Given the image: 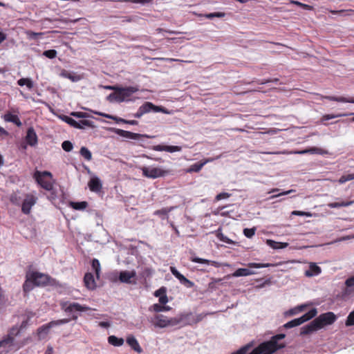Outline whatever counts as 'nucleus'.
I'll use <instances>...</instances> for the list:
<instances>
[{"label":"nucleus","mask_w":354,"mask_h":354,"mask_svg":"<svg viewBox=\"0 0 354 354\" xmlns=\"http://www.w3.org/2000/svg\"><path fill=\"white\" fill-rule=\"evenodd\" d=\"M30 317L28 316L23 320L20 326H14L9 330L8 333L3 337L0 341V354H6L19 348L20 346L16 341V337L19 335L21 330L28 326Z\"/></svg>","instance_id":"nucleus-1"},{"label":"nucleus","mask_w":354,"mask_h":354,"mask_svg":"<svg viewBox=\"0 0 354 354\" xmlns=\"http://www.w3.org/2000/svg\"><path fill=\"white\" fill-rule=\"evenodd\" d=\"M336 320L335 315L332 312H328L320 315L308 324L303 326L301 329V335L310 334L318 330L325 325L332 324Z\"/></svg>","instance_id":"nucleus-2"},{"label":"nucleus","mask_w":354,"mask_h":354,"mask_svg":"<svg viewBox=\"0 0 354 354\" xmlns=\"http://www.w3.org/2000/svg\"><path fill=\"white\" fill-rule=\"evenodd\" d=\"M138 91V89L134 86L119 87L116 92L110 93L106 98L111 102L129 101V97Z\"/></svg>","instance_id":"nucleus-3"},{"label":"nucleus","mask_w":354,"mask_h":354,"mask_svg":"<svg viewBox=\"0 0 354 354\" xmlns=\"http://www.w3.org/2000/svg\"><path fill=\"white\" fill-rule=\"evenodd\" d=\"M59 305L62 310L72 315V319L73 320H77L78 318L75 313L85 312L91 310V308L86 305H81L77 302H71L65 300L60 301Z\"/></svg>","instance_id":"nucleus-4"},{"label":"nucleus","mask_w":354,"mask_h":354,"mask_svg":"<svg viewBox=\"0 0 354 354\" xmlns=\"http://www.w3.org/2000/svg\"><path fill=\"white\" fill-rule=\"evenodd\" d=\"M34 177L37 183L44 189L50 191L53 189V185L52 183V174L49 171H37Z\"/></svg>","instance_id":"nucleus-5"},{"label":"nucleus","mask_w":354,"mask_h":354,"mask_svg":"<svg viewBox=\"0 0 354 354\" xmlns=\"http://www.w3.org/2000/svg\"><path fill=\"white\" fill-rule=\"evenodd\" d=\"M70 322L69 319H62L55 321H51L46 324H44L37 329V337L39 339H44L46 337L50 332V330L55 326L67 324Z\"/></svg>","instance_id":"nucleus-6"},{"label":"nucleus","mask_w":354,"mask_h":354,"mask_svg":"<svg viewBox=\"0 0 354 354\" xmlns=\"http://www.w3.org/2000/svg\"><path fill=\"white\" fill-rule=\"evenodd\" d=\"M140 169L142 172V176L151 179H156L158 178L165 176L168 174V171L163 169L161 167H156L153 166L142 167Z\"/></svg>","instance_id":"nucleus-7"},{"label":"nucleus","mask_w":354,"mask_h":354,"mask_svg":"<svg viewBox=\"0 0 354 354\" xmlns=\"http://www.w3.org/2000/svg\"><path fill=\"white\" fill-rule=\"evenodd\" d=\"M316 308H312L308 313L299 318L294 319L283 325L286 328H290L302 324L317 315Z\"/></svg>","instance_id":"nucleus-8"},{"label":"nucleus","mask_w":354,"mask_h":354,"mask_svg":"<svg viewBox=\"0 0 354 354\" xmlns=\"http://www.w3.org/2000/svg\"><path fill=\"white\" fill-rule=\"evenodd\" d=\"M37 198L32 194H27L21 205V211L25 214L30 213L32 207L36 204Z\"/></svg>","instance_id":"nucleus-9"},{"label":"nucleus","mask_w":354,"mask_h":354,"mask_svg":"<svg viewBox=\"0 0 354 354\" xmlns=\"http://www.w3.org/2000/svg\"><path fill=\"white\" fill-rule=\"evenodd\" d=\"M29 277L32 279L37 286H44L48 283L49 277L38 272H29Z\"/></svg>","instance_id":"nucleus-10"},{"label":"nucleus","mask_w":354,"mask_h":354,"mask_svg":"<svg viewBox=\"0 0 354 354\" xmlns=\"http://www.w3.org/2000/svg\"><path fill=\"white\" fill-rule=\"evenodd\" d=\"M171 274L178 279L179 282L187 288H192L194 286V283L187 279L175 267L171 266L169 268Z\"/></svg>","instance_id":"nucleus-11"},{"label":"nucleus","mask_w":354,"mask_h":354,"mask_svg":"<svg viewBox=\"0 0 354 354\" xmlns=\"http://www.w3.org/2000/svg\"><path fill=\"white\" fill-rule=\"evenodd\" d=\"M25 142L30 147H35L38 143V137L32 127H29L25 136Z\"/></svg>","instance_id":"nucleus-12"},{"label":"nucleus","mask_w":354,"mask_h":354,"mask_svg":"<svg viewBox=\"0 0 354 354\" xmlns=\"http://www.w3.org/2000/svg\"><path fill=\"white\" fill-rule=\"evenodd\" d=\"M140 108L142 109L145 114L151 112V111L155 112V113H158V112H162V113H168L167 111L165 108L156 106L153 103L149 102H145L142 105L140 106Z\"/></svg>","instance_id":"nucleus-13"},{"label":"nucleus","mask_w":354,"mask_h":354,"mask_svg":"<svg viewBox=\"0 0 354 354\" xmlns=\"http://www.w3.org/2000/svg\"><path fill=\"white\" fill-rule=\"evenodd\" d=\"M111 131L121 137L128 138V139H131V140H137V139L140 138V137L143 136L142 135L139 134V133H132L131 131H125V130H122V129H120L112 128V129H111Z\"/></svg>","instance_id":"nucleus-14"},{"label":"nucleus","mask_w":354,"mask_h":354,"mask_svg":"<svg viewBox=\"0 0 354 354\" xmlns=\"http://www.w3.org/2000/svg\"><path fill=\"white\" fill-rule=\"evenodd\" d=\"M152 149L156 151H167L169 153L178 152L182 150V147L180 146H169L164 145H154Z\"/></svg>","instance_id":"nucleus-15"},{"label":"nucleus","mask_w":354,"mask_h":354,"mask_svg":"<svg viewBox=\"0 0 354 354\" xmlns=\"http://www.w3.org/2000/svg\"><path fill=\"white\" fill-rule=\"evenodd\" d=\"M168 317L163 315H156L154 316L151 322L154 325L155 327H158L160 328H167V322Z\"/></svg>","instance_id":"nucleus-16"},{"label":"nucleus","mask_w":354,"mask_h":354,"mask_svg":"<svg viewBox=\"0 0 354 354\" xmlns=\"http://www.w3.org/2000/svg\"><path fill=\"white\" fill-rule=\"evenodd\" d=\"M322 273V268L315 263H310L309 268L304 272L307 277H313L319 275Z\"/></svg>","instance_id":"nucleus-17"},{"label":"nucleus","mask_w":354,"mask_h":354,"mask_svg":"<svg viewBox=\"0 0 354 354\" xmlns=\"http://www.w3.org/2000/svg\"><path fill=\"white\" fill-rule=\"evenodd\" d=\"M88 187L91 192L98 193L102 188V184L97 176H93L88 182Z\"/></svg>","instance_id":"nucleus-18"},{"label":"nucleus","mask_w":354,"mask_h":354,"mask_svg":"<svg viewBox=\"0 0 354 354\" xmlns=\"http://www.w3.org/2000/svg\"><path fill=\"white\" fill-rule=\"evenodd\" d=\"M136 276V272L134 270L132 271H121L120 272L119 279L122 283H131L132 279H134Z\"/></svg>","instance_id":"nucleus-19"},{"label":"nucleus","mask_w":354,"mask_h":354,"mask_svg":"<svg viewBox=\"0 0 354 354\" xmlns=\"http://www.w3.org/2000/svg\"><path fill=\"white\" fill-rule=\"evenodd\" d=\"M84 281L86 287L89 290H93L96 287L94 276L91 272L85 274L84 277Z\"/></svg>","instance_id":"nucleus-20"},{"label":"nucleus","mask_w":354,"mask_h":354,"mask_svg":"<svg viewBox=\"0 0 354 354\" xmlns=\"http://www.w3.org/2000/svg\"><path fill=\"white\" fill-rule=\"evenodd\" d=\"M59 75L64 78L70 80L73 82H77L81 80V76L66 70H62Z\"/></svg>","instance_id":"nucleus-21"},{"label":"nucleus","mask_w":354,"mask_h":354,"mask_svg":"<svg viewBox=\"0 0 354 354\" xmlns=\"http://www.w3.org/2000/svg\"><path fill=\"white\" fill-rule=\"evenodd\" d=\"M182 326L195 324L194 315L192 313L180 314Z\"/></svg>","instance_id":"nucleus-22"},{"label":"nucleus","mask_w":354,"mask_h":354,"mask_svg":"<svg viewBox=\"0 0 354 354\" xmlns=\"http://www.w3.org/2000/svg\"><path fill=\"white\" fill-rule=\"evenodd\" d=\"M127 343L136 352L141 353L142 348L136 339V337L133 335H129L127 338Z\"/></svg>","instance_id":"nucleus-23"},{"label":"nucleus","mask_w":354,"mask_h":354,"mask_svg":"<svg viewBox=\"0 0 354 354\" xmlns=\"http://www.w3.org/2000/svg\"><path fill=\"white\" fill-rule=\"evenodd\" d=\"M191 261L194 263H203V264H208L212 265L214 266L215 268H219L221 266V263L215 261H210L205 259H202L199 257H192Z\"/></svg>","instance_id":"nucleus-24"},{"label":"nucleus","mask_w":354,"mask_h":354,"mask_svg":"<svg viewBox=\"0 0 354 354\" xmlns=\"http://www.w3.org/2000/svg\"><path fill=\"white\" fill-rule=\"evenodd\" d=\"M324 98L328 99L330 101H335L338 102L344 103H353L354 104V97H336V96H325Z\"/></svg>","instance_id":"nucleus-25"},{"label":"nucleus","mask_w":354,"mask_h":354,"mask_svg":"<svg viewBox=\"0 0 354 354\" xmlns=\"http://www.w3.org/2000/svg\"><path fill=\"white\" fill-rule=\"evenodd\" d=\"M3 119L6 122H12L17 127H20L21 125V122L18 116L10 113H6L3 115Z\"/></svg>","instance_id":"nucleus-26"},{"label":"nucleus","mask_w":354,"mask_h":354,"mask_svg":"<svg viewBox=\"0 0 354 354\" xmlns=\"http://www.w3.org/2000/svg\"><path fill=\"white\" fill-rule=\"evenodd\" d=\"M34 286H35V283L32 279L29 277L28 272L26 274V279L23 285V289L25 292H29L31 291Z\"/></svg>","instance_id":"nucleus-27"},{"label":"nucleus","mask_w":354,"mask_h":354,"mask_svg":"<svg viewBox=\"0 0 354 354\" xmlns=\"http://www.w3.org/2000/svg\"><path fill=\"white\" fill-rule=\"evenodd\" d=\"M167 327L180 326L182 327L180 315L174 317H168Z\"/></svg>","instance_id":"nucleus-28"},{"label":"nucleus","mask_w":354,"mask_h":354,"mask_svg":"<svg viewBox=\"0 0 354 354\" xmlns=\"http://www.w3.org/2000/svg\"><path fill=\"white\" fill-rule=\"evenodd\" d=\"M267 244L274 249H283L288 245L287 243L277 242L270 239L267 240Z\"/></svg>","instance_id":"nucleus-29"},{"label":"nucleus","mask_w":354,"mask_h":354,"mask_svg":"<svg viewBox=\"0 0 354 354\" xmlns=\"http://www.w3.org/2000/svg\"><path fill=\"white\" fill-rule=\"evenodd\" d=\"M62 120L66 122L67 124H70L71 127H73L75 128L82 129L83 127L80 125V123L75 121L74 119H73L71 117L64 115L62 118Z\"/></svg>","instance_id":"nucleus-30"},{"label":"nucleus","mask_w":354,"mask_h":354,"mask_svg":"<svg viewBox=\"0 0 354 354\" xmlns=\"http://www.w3.org/2000/svg\"><path fill=\"white\" fill-rule=\"evenodd\" d=\"M93 113L95 114H96V115H100V116H103V117L106 118L112 119V120H115L117 123L121 122V123H124V122H125L124 119H122L121 118H118V117H117L115 115H109V114L102 113V112H99V111H94Z\"/></svg>","instance_id":"nucleus-31"},{"label":"nucleus","mask_w":354,"mask_h":354,"mask_svg":"<svg viewBox=\"0 0 354 354\" xmlns=\"http://www.w3.org/2000/svg\"><path fill=\"white\" fill-rule=\"evenodd\" d=\"M108 342L114 346H120L124 344V339L115 335H111L108 337Z\"/></svg>","instance_id":"nucleus-32"},{"label":"nucleus","mask_w":354,"mask_h":354,"mask_svg":"<svg viewBox=\"0 0 354 354\" xmlns=\"http://www.w3.org/2000/svg\"><path fill=\"white\" fill-rule=\"evenodd\" d=\"M353 203V201H342L330 203L327 205L330 208H339L342 207H348Z\"/></svg>","instance_id":"nucleus-33"},{"label":"nucleus","mask_w":354,"mask_h":354,"mask_svg":"<svg viewBox=\"0 0 354 354\" xmlns=\"http://www.w3.org/2000/svg\"><path fill=\"white\" fill-rule=\"evenodd\" d=\"M70 206L76 210H84L88 206V203L86 201L71 202Z\"/></svg>","instance_id":"nucleus-34"},{"label":"nucleus","mask_w":354,"mask_h":354,"mask_svg":"<svg viewBox=\"0 0 354 354\" xmlns=\"http://www.w3.org/2000/svg\"><path fill=\"white\" fill-rule=\"evenodd\" d=\"M18 85L23 86H26L28 89L33 88V82L29 78H21L17 81Z\"/></svg>","instance_id":"nucleus-35"},{"label":"nucleus","mask_w":354,"mask_h":354,"mask_svg":"<svg viewBox=\"0 0 354 354\" xmlns=\"http://www.w3.org/2000/svg\"><path fill=\"white\" fill-rule=\"evenodd\" d=\"M353 115H354V113H339V114H337V115H334V114H327V115H324L322 117V121H326V120H329L334 119V118H336L344 117V116Z\"/></svg>","instance_id":"nucleus-36"},{"label":"nucleus","mask_w":354,"mask_h":354,"mask_svg":"<svg viewBox=\"0 0 354 354\" xmlns=\"http://www.w3.org/2000/svg\"><path fill=\"white\" fill-rule=\"evenodd\" d=\"M91 266L95 272L97 278H99L101 270L100 261L97 259H93L92 260Z\"/></svg>","instance_id":"nucleus-37"},{"label":"nucleus","mask_w":354,"mask_h":354,"mask_svg":"<svg viewBox=\"0 0 354 354\" xmlns=\"http://www.w3.org/2000/svg\"><path fill=\"white\" fill-rule=\"evenodd\" d=\"M80 153L82 157H84L88 161L91 160L92 158L91 152L85 147H81Z\"/></svg>","instance_id":"nucleus-38"},{"label":"nucleus","mask_w":354,"mask_h":354,"mask_svg":"<svg viewBox=\"0 0 354 354\" xmlns=\"http://www.w3.org/2000/svg\"><path fill=\"white\" fill-rule=\"evenodd\" d=\"M216 236L217 238L222 242H224L227 244H233L234 243V242L231 240L230 239H229L228 237H227L226 236H225L223 233H221L220 232V230H218L217 232V234H216Z\"/></svg>","instance_id":"nucleus-39"},{"label":"nucleus","mask_w":354,"mask_h":354,"mask_svg":"<svg viewBox=\"0 0 354 354\" xmlns=\"http://www.w3.org/2000/svg\"><path fill=\"white\" fill-rule=\"evenodd\" d=\"M248 273V268H238L232 274V276L233 277H247Z\"/></svg>","instance_id":"nucleus-40"},{"label":"nucleus","mask_w":354,"mask_h":354,"mask_svg":"<svg viewBox=\"0 0 354 354\" xmlns=\"http://www.w3.org/2000/svg\"><path fill=\"white\" fill-rule=\"evenodd\" d=\"M203 16L207 19H212L214 17H218V18L224 17L225 16V13L223 12H217L207 13V14L203 15Z\"/></svg>","instance_id":"nucleus-41"},{"label":"nucleus","mask_w":354,"mask_h":354,"mask_svg":"<svg viewBox=\"0 0 354 354\" xmlns=\"http://www.w3.org/2000/svg\"><path fill=\"white\" fill-rule=\"evenodd\" d=\"M271 263H249L248 266L250 268H263L273 266Z\"/></svg>","instance_id":"nucleus-42"},{"label":"nucleus","mask_w":354,"mask_h":354,"mask_svg":"<svg viewBox=\"0 0 354 354\" xmlns=\"http://www.w3.org/2000/svg\"><path fill=\"white\" fill-rule=\"evenodd\" d=\"M292 153H298V154H305V153H320V149H318V148H316V147H313V148H310L309 149H305V150H302V151H294V152H292Z\"/></svg>","instance_id":"nucleus-43"},{"label":"nucleus","mask_w":354,"mask_h":354,"mask_svg":"<svg viewBox=\"0 0 354 354\" xmlns=\"http://www.w3.org/2000/svg\"><path fill=\"white\" fill-rule=\"evenodd\" d=\"M174 207H169V208H163L162 209L156 210L154 212L155 215H158L160 216H166L169 212H171Z\"/></svg>","instance_id":"nucleus-44"},{"label":"nucleus","mask_w":354,"mask_h":354,"mask_svg":"<svg viewBox=\"0 0 354 354\" xmlns=\"http://www.w3.org/2000/svg\"><path fill=\"white\" fill-rule=\"evenodd\" d=\"M354 180V174H349L347 175L342 176L339 180L338 182L340 184H344L347 181Z\"/></svg>","instance_id":"nucleus-45"},{"label":"nucleus","mask_w":354,"mask_h":354,"mask_svg":"<svg viewBox=\"0 0 354 354\" xmlns=\"http://www.w3.org/2000/svg\"><path fill=\"white\" fill-rule=\"evenodd\" d=\"M62 147L65 151L69 152L73 149V145L71 142L66 140L62 142Z\"/></svg>","instance_id":"nucleus-46"},{"label":"nucleus","mask_w":354,"mask_h":354,"mask_svg":"<svg viewBox=\"0 0 354 354\" xmlns=\"http://www.w3.org/2000/svg\"><path fill=\"white\" fill-rule=\"evenodd\" d=\"M57 51L55 50L51 49V50H47L44 51L43 55L49 58V59H53L56 57L57 56Z\"/></svg>","instance_id":"nucleus-47"},{"label":"nucleus","mask_w":354,"mask_h":354,"mask_svg":"<svg viewBox=\"0 0 354 354\" xmlns=\"http://www.w3.org/2000/svg\"><path fill=\"white\" fill-rule=\"evenodd\" d=\"M255 232H256V228L255 227H252V228H245L243 230V234L247 237V238H252L254 234H255Z\"/></svg>","instance_id":"nucleus-48"},{"label":"nucleus","mask_w":354,"mask_h":354,"mask_svg":"<svg viewBox=\"0 0 354 354\" xmlns=\"http://www.w3.org/2000/svg\"><path fill=\"white\" fill-rule=\"evenodd\" d=\"M28 37L30 39H37L39 36L44 35V32H35L31 30L26 32Z\"/></svg>","instance_id":"nucleus-49"},{"label":"nucleus","mask_w":354,"mask_h":354,"mask_svg":"<svg viewBox=\"0 0 354 354\" xmlns=\"http://www.w3.org/2000/svg\"><path fill=\"white\" fill-rule=\"evenodd\" d=\"M291 214L295 215V216H306V217H312L313 216L312 213H310L309 212H303V211H297V210L292 211L291 212Z\"/></svg>","instance_id":"nucleus-50"},{"label":"nucleus","mask_w":354,"mask_h":354,"mask_svg":"<svg viewBox=\"0 0 354 354\" xmlns=\"http://www.w3.org/2000/svg\"><path fill=\"white\" fill-rule=\"evenodd\" d=\"M203 167V164L202 162H198L196 164H194L192 165L189 171H194V172H198L201 170V169Z\"/></svg>","instance_id":"nucleus-51"},{"label":"nucleus","mask_w":354,"mask_h":354,"mask_svg":"<svg viewBox=\"0 0 354 354\" xmlns=\"http://www.w3.org/2000/svg\"><path fill=\"white\" fill-rule=\"evenodd\" d=\"M346 325L348 326L354 325V310L348 315L346 322Z\"/></svg>","instance_id":"nucleus-52"},{"label":"nucleus","mask_w":354,"mask_h":354,"mask_svg":"<svg viewBox=\"0 0 354 354\" xmlns=\"http://www.w3.org/2000/svg\"><path fill=\"white\" fill-rule=\"evenodd\" d=\"M295 190L294 189H290V190H288V191H286V192H280V193H278L277 194H274L272 196H271L269 198L270 199H274L275 198H277V197H279V196H285V195H288L290 193H292V192H295Z\"/></svg>","instance_id":"nucleus-53"},{"label":"nucleus","mask_w":354,"mask_h":354,"mask_svg":"<svg viewBox=\"0 0 354 354\" xmlns=\"http://www.w3.org/2000/svg\"><path fill=\"white\" fill-rule=\"evenodd\" d=\"M223 156V153H221L217 156H216L215 158H207V159H205L203 160L201 162L203 164V166L205 165L208 162H213L214 160H218V159H220L221 158H222Z\"/></svg>","instance_id":"nucleus-54"},{"label":"nucleus","mask_w":354,"mask_h":354,"mask_svg":"<svg viewBox=\"0 0 354 354\" xmlns=\"http://www.w3.org/2000/svg\"><path fill=\"white\" fill-rule=\"evenodd\" d=\"M207 315L208 313H201L198 315H194L195 324H197L202 321Z\"/></svg>","instance_id":"nucleus-55"},{"label":"nucleus","mask_w":354,"mask_h":354,"mask_svg":"<svg viewBox=\"0 0 354 354\" xmlns=\"http://www.w3.org/2000/svg\"><path fill=\"white\" fill-rule=\"evenodd\" d=\"M79 122L80 123V125L83 127V129L84 128V127H94L93 122L91 120H83L80 121Z\"/></svg>","instance_id":"nucleus-56"},{"label":"nucleus","mask_w":354,"mask_h":354,"mask_svg":"<svg viewBox=\"0 0 354 354\" xmlns=\"http://www.w3.org/2000/svg\"><path fill=\"white\" fill-rule=\"evenodd\" d=\"M167 292V288L165 287H161L154 292V296L160 297L161 295H165Z\"/></svg>","instance_id":"nucleus-57"},{"label":"nucleus","mask_w":354,"mask_h":354,"mask_svg":"<svg viewBox=\"0 0 354 354\" xmlns=\"http://www.w3.org/2000/svg\"><path fill=\"white\" fill-rule=\"evenodd\" d=\"M71 115L77 118H85L88 117L87 113L84 112H72Z\"/></svg>","instance_id":"nucleus-58"},{"label":"nucleus","mask_w":354,"mask_h":354,"mask_svg":"<svg viewBox=\"0 0 354 354\" xmlns=\"http://www.w3.org/2000/svg\"><path fill=\"white\" fill-rule=\"evenodd\" d=\"M230 196H231V194H229V193L222 192V193H220L218 195H216V201H220V200H222V199H225V198H229Z\"/></svg>","instance_id":"nucleus-59"},{"label":"nucleus","mask_w":354,"mask_h":354,"mask_svg":"<svg viewBox=\"0 0 354 354\" xmlns=\"http://www.w3.org/2000/svg\"><path fill=\"white\" fill-rule=\"evenodd\" d=\"M152 310L154 312L160 313L163 312V305L160 304H155L151 306Z\"/></svg>","instance_id":"nucleus-60"},{"label":"nucleus","mask_w":354,"mask_h":354,"mask_svg":"<svg viewBox=\"0 0 354 354\" xmlns=\"http://www.w3.org/2000/svg\"><path fill=\"white\" fill-rule=\"evenodd\" d=\"M152 0H124L127 2H131L134 3H140L142 5H145L147 3H149Z\"/></svg>","instance_id":"nucleus-61"},{"label":"nucleus","mask_w":354,"mask_h":354,"mask_svg":"<svg viewBox=\"0 0 354 354\" xmlns=\"http://www.w3.org/2000/svg\"><path fill=\"white\" fill-rule=\"evenodd\" d=\"M160 304L165 305L168 302V297L167 296V292L165 295H161L159 297Z\"/></svg>","instance_id":"nucleus-62"},{"label":"nucleus","mask_w":354,"mask_h":354,"mask_svg":"<svg viewBox=\"0 0 354 354\" xmlns=\"http://www.w3.org/2000/svg\"><path fill=\"white\" fill-rule=\"evenodd\" d=\"M345 284L347 287H353L354 286V275L348 278L345 281Z\"/></svg>","instance_id":"nucleus-63"},{"label":"nucleus","mask_w":354,"mask_h":354,"mask_svg":"<svg viewBox=\"0 0 354 354\" xmlns=\"http://www.w3.org/2000/svg\"><path fill=\"white\" fill-rule=\"evenodd\" d=\"M304 310V306H299L297 308H293V309H290L289 311H288V313L290 315H295L296 314L297 312L299 311H302Z\"/></svg>","instance_id":"nucleus-64"}]
</instances>
